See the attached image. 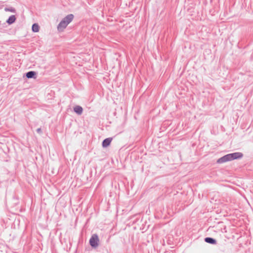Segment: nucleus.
<instances>
[{
    "label": "nucleus",
    "instance_id": "f257e3e1",
    "mask_svg": "<svg viewBox=\"0 0 253 253\" xmlns=\"http://www.w3.org/2000/svg\"><path fill=\"white\" fill-rule=\"evenodd\" d=\"M243 156V154L241 152H235L233 153H230L219 158L217 161V162L220 164L223 163L233 160L242 158Z\"/></svg>",
    "mask_w": 253,
    "mask_h": 253
},
{
    "label": "nucleus",
    "instance_id": "f03ea898",
    "mask_svg": "<svg viewBox=\"0 0 253 253\" xmlns=\"http://www.w3.org/2000/svg\"><path fill=\"white\" fill-rule=\"evenodd\" d=\"M74 15L72 14H68L59 23L57 26V29L59 31H62L67 25L71 22L74 18Z\"/></svg>",
    "mask_w": 253,
    "mask_h": 253
},
{
    "label": "nucleus",
    "instance_id": "7ed1b4c3",
    "mask_svg": "<svg viewBox=\"0 0 253 253\" xmlns=\"http://www.w3.org/2000/svg\"><path fill=\"white\" fill-rule=\"evenodd\" d=\"M99 238L97 234H93L89 240V244L92 247L96 248L98 246Z\"/></svg>",
    "mask_w": 253,
    "mask_h": 253
},
{
    "label": "nucleus",
    "instance_id": "20e7f679",
    "mask_svg": "<svg viewBox=\"0 0 253 253\" xmlns=\"http://www.w3.org/2000/svg\"><path fill=\"white\" fill-rule=\"evenodd\" d=\"M74 111L78 115H81L83 113V109L81 106L77 105L74 107Z\"/></svg>",
    "mask_w": 253,
    "mask_h": 253
},
{
    "label": "nucleus",
    "instance_id": "39448f33",
    "mask_svg": "<svg viewBox=\"0 0 253 253\" xmlns=\"http://www.w3.org/2000/svg\"><path fill=\"white\" fill-rule=\"evenodd\" d=\"M112 138H107L105 139L102 142V146L103 147H106L108 146L110 144Z\"/></svg>",
    "mask_w": 253,
    "mask_h": 253
},
{
    "label": "nucleus",
    "instance_id": "423d86ee",
    "mask_svg": "<svg viewBox=\"0 0 253 253\" xmlns=\"http://www.w3.org/2000/svg\"><path fill=\"white\" fill-rule=\"evenodd\" d=\"M205 241L206 243H209L211 244L215 245L216 244V240H215L214 239L211 238V237H206L205 239Z\"/></svg>",
    "mask_w": 253,
    "mask_h": 253
},
{
    "label": "nucleus",
    "instance_id": "0eeeda50",
    "mask_svg": "<svg viewBox=\"0 0 253 253\" xmlns=\"http://www.w3.org/2000/svg\"><path fill=\"white\" fill-rule=\"evenodd\" d=\"M26 76L28 79L36 78V73L35 71H29L26 73Z\"/></svg>",
    "mask_w": 253,
    "mask_h": 253
},
{
    "label": "nucleus",
    "instance_id": "6e6552de",
    "mask_svg": "<svg viewBox=\"0 0 253 253\" xmlns=\"http://www.w3.org/2000/svg\"><path fill=\"white\" fill-rule=\"evenodd\" d=\"M16 20V17L15 15H12L9 16L8 19L6 20V22L10 25L13 24Z\"/></svg>",
    "mask_w": 253,
    "mask_h": 253
},
{
    "label": "nucleus",
    "instance_id": "1a4fd4ad",
    "mask_svg": "<svg viewBox=\"0 0 253 253\" xmlns=\"http://www.w3.org/2000/svg\"><path fill=\"white\" fill-rule=\"evenodd\" d=\"M32 29L33 32H38L39 31L40 27H39V25L38 24L34 23L32 25Z\"/></svg>",
    "mask_w": 253,
    "mask_h": 253
},
{
    "label": "nucleus",
    "instance_id": "9d476101",
    "mask_svg": "<svg viewBox=\"0 0 253 253\" xmlns=\"http://www.w3.org/2000/svg\"><path fill=\"white\" fill-rule=\"evenodd\" d=\"M5 11H10V12H15V9L12 8V7H11V8H5Z\"/></svg>",
    "mask_w": 253,
    "mask_h": 253
},
{
    "label": "nucleus",
    "instance_id": "9b49d317",
    "mask_svg": "<svg viewBox=\"0 0 253 253\" xmlns=\"http://www.w3.org/2000/svg\"><path fill=\"white\" fill-rule=\"evenodd\" d=\"M37 132L38 133H41L42 131V129L41 128H38L37 129Z\"/></svg>",
    "mask_w": 253,
    "mask_h": 253
}]
</instances>
